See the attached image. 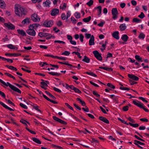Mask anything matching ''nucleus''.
<instances>
[{"label": "nucleus", "instance_id": "18", "mask_svg": "<svg viewBox=\"0 0 149 149\" xmlns=\"http://www.w3.org/2000/svg\"><path fill=\"white\" fill-rule=\"evenodd\" d=\"M5 55L7 56H20L21 55V54H16L15 53H14L13 54L8 53L5 54Z\"/></svg>", "mask_w": 149, "mask_h": 149}, {"label": "nucleus", "instance_id": "13", "mask_svg": "<svg viewBox=\"0 0 149 149\" xmlns=\"http://www.w3.org/2000/svg\"><path fill=\"white\" fill-rule=\"evenodd\" d=\"M94 39L95 38L94 36L92 35L89 42L90 45H94L95 44Z\"/></svg>", "mask_w": 149, "mask_h": 149}, {"label": "nucleus", "instance_id": "27", "mask_svg": "<svg viewBox=\"0 0 149 149\" xmlns=\"http://www.w3.org/2000/svg\"><path fill=\"white\" fill-rule=\"evenodd\" d=\"M48 73L49 74L52 75L53 76H59L61 74L59 73L55 72H49Z\"/></svg>", "mask_w": 149, "mask_h": 149}, {"label": "nucleus", "instance_id": "31", "mask_svg": "<svg viewBox=\"0 0 149 149\" xmlns=\"http://www.w3.org/2000/svg\"><path fill=\"white\" fill-rule=\"evenodd\" d=\"M135 59L139 61L142 62L143 61L142 58L140 57L139 56L136 55L135 56Z\"/></svg>", "mask_w": 149, "mask_h": 149}, {"label": "nucleus", "instance_id": "7", "mask_svg": "<svg viewBox=\"0 0 149 149\" xmlns=\"http://www.w3.org/2000/svg\"><path fill=\"white\" fill-rule=\"evenodd\" d=\"M32 20L34 22H39L40 20V18L38 17L37 14L34 13L32 15Z\"/></svg>", "mask_w": 149, "mask_h": 149}, {"label": "nucleus", "instance_id": "55", "mask_svg": "<svg viewBox=\"0 0 149 149\" xmlns=\"http://www.w3.org/2000/svg\"><path fill=\"white\" fill-rule=\"evenodd\" d=\"M140 120L141 121L146 122H147L148 121V120L145 118H141L140 119Z\"/></svg>", "mask_w": 149, "mask_h": 149}, {"label": "nucleus", "instance_id": "26", "mask_svg": "<svg viewBox=\"0 0 149 149\" xmlns=\"http://www.w3.org/2000/svg\"><path fill=\"white\" fill-rule=\"evenodd\" d=\"M76 100L77 101L80 102V103H81V104L83 106H85L86 104L85 102L84 101H82L81 99L79 98H77Z\"/></svg>", "mask_w": 149, "mask_h": 149}, {"label": "nucleus", "instance_id": "2", "mask_svg": "<svg viewBox=\"0 0 149 149\" xmlns=\"http://www.w3.org/2000/svg\"><path fill=\"white\" fill-rule=\"evenodd\" d=\"M7 86H9V87L12 90L15 91L18 93H21V91L18 88L15 86H13V85L10 84L9 83L7 82L6 83H5V84H3Z\"/></svg>", "mask_w": 149, "mask_h": 149}, {"label": "nucleus", "instance_id": "30", "mask_svg": "<svg viewBox=\"0 0 149 149\" xmlns=\"http://www.w3.org/2000/svg\"><path fill=\"white\" fill-rule=\"evenodd\" d=\"M97 8L98 9V15H100L102 11V7L101 6H97V8H95V9Z\"/></svg>", "mask_w": 149, "mask_h": 149}, {"label": "nucleus", "instance_id": "54", "mask_svg": "<svg viewBox=\"0 0 149 149\" xmlns=\"http://www.w3.org/2000/svg\"><path fill=\"white\" fill-rule=\"evenodd\" d=\"M61 19L62 20H64L66 19V15L64 13H63L61 16Z\"/></svg>", "mask_w": 149, "mask_h": 149}, {"label": "nucleus", "instance_id": "53", "mask_svg": "<svg viewBox=\"0 0 149 149\" xmlns=\"http://www.w3.org/2000/svg\"><path fill=\"white\" fill-rule=\"evenodd\" d=\"M138 17L141 19H143L145 17V15L143 12H141V14L138 16Z\"/></svg>", "mask_w": 149, "mask_h": 149}, {"label": "nucleus", "instance_id": "49", "mask_svg": "<svg viewBox=\"0 0 149 149\" xmlns=\"http://www.w3.org/2000/svg\"><path fill=\"white\" fill-rule=\"evenodd\" d=\"M93 94L94 95L97 97H100V95L98 94L96 92H95V91H93Z\"/></svg>", "mask_w": 149, "mask_h": 149}, {"label": "nucleus", "instance_id": "4", "mask_svg": "<svg viewBox=\"0 0 149 149\" xmlns=\"http://www.w3.org/2000/svg\"><path fill=\"white\" fill-rule=\"evenodd\" d=\"M133 103L134 104L136 105L139 108L143 109L146 112H148L149 111V110L148 109L145 108L143 106V104L139 102V103H138L135 100H133Z\"/></svg>", "mask_w": 149, "mask_h": 149}, {"label": "nucleus", "instance_id": "32", "mask_svg": "<svg viewBox=\"0 0 149 149\" xmlns=\"http://www.w3.org/2000/svg\"><path fill=\"white\" fill-rule=\"evenodd\" d=\"M45 93L50 97H51L53 100H55L56 99V98L53 95H52L50 93H49L48 92L46 91H45Z\"/></svg>", "mask_w": 149, "mask_h": 149}, {"label": "nucleus", "instance_id": "10", "mask_svg": "<svg viewBox=\"0 0 149 149\" xmlns=\"http://www.w3.org/2000/svg\"><path fill=\"white\" fill-rule=\"evenodd\" d=\"M53 118L55 120L63 124L66 125L67 123L55 116H53Z\"/></svg>", "mask_w": 149, "mask_h": 149}, {"label": "nucleus", "instance_id": "44", "mask_svg": "<svg viewBox=\"0 0 149 149\" xmlns=\"http://www.w3.org/2000/svg\"><path fill=\"white\" fill-rule=\"evenodd\" d=\"M107 85L108 86L113 89H114L115 88V87L114 86L110 83H108Z\"/></svg>", "mask_w": 149, "mask_h": 149}, {"label": "nucleus", "instance_id": "22", "mask_svg": "<svg viewBox=\"0 0 149 149\" xmlns=\"http://www.w3.org/2000/svg\"><path fill=\"white\" fill-rule=\"evenodd\" d=\"M128 38V36L127 35L124 34L121 37L122 40L124 42H127Z\"/></svg>", "mask_w": 149, "mask_h": 149}, {"label": "nucleus", "instance_id": "64", "mask_svg": "<svg viewBox=\"0 0 149 149\" xmlns=\"http://www.w3.org/2000/svg\"><path fill=\"white\" fill-rule=\"evenodd\" d=\"M127 119L128 120L132 122V123H134L135 122V121L133 120V119H132V118L130 117H129L128 118H127Z\"/></svg>", "mask_w": 149, "mask_h": 149}, {"label": "nucleus", "instance_id": "21", "mask_svg": "<svg viewBox=\"0 0 149 149\" xmlns=\"http://www.w3.org/2000/svg\"><path fill=\"white\" fill-rule=\"evenodd\" d=\"M40 25L38 23H35L33 24H31L30 26L31 27L33 28L34 29H36V28Z\"/></svg>", "mask_w": 149, "mask_h": 149}, {"label": "nucleus", "instance_id": "16", "mask_svg": "<svg viewBox=\"0 0 149 149\" xmlns=\"http://www.w3.org/2000/svg\"><path fill=\"white\" fill-rule=\"evenodd\" d=\"M0 104L3 107H4L5 108L7 109L8 110H9L11 111H13L14 110L11 108L9 107L5 104L3 103V102H1L0 101Z\"/></svg>", "mask_w": 149, "mask_h": 149}, {"label": "nucleus", "instance_id": "6", "mask_svg": "<svg viewBox=\"0 0 149 149\" xmlns=\"http://www.w3.org/2000/svg\"><path fill=\"white\" fill-rule=\"evenodd\" d=\"M93 53L94 55L95 56L97 59L99 61H102V57L101 54H100L97 51H93Z\"/></svg>", "mask_w": 149, "mask_h": 149}, {"label": "nucleus", "instance_id": "52", "mask_svg": "<svg viewBox=\"0 0 149 149\" xmlns=\"http://www.w3.org/2000/svg\"><path fill=\"white\" fill-rule=\"evenodd\" d=\"M5 100H6L8 101V104H10L14 106H15L13 102H12L10 100H7L6 98H5Z\"/></svg>", "mask_w": 149, "mask_h": 149}, {"label": "nucleus", "instance_id": "63", "mask_svg": "<svg viewBox=\"0 0 149 149\" xmlns=\"http://www.w3.org/2000/svg\"><path fill=\"white\" fill-rule=\"evenodd\" d=\"M71 21H72V23L75 24L76 23V20L74 17H72L71 18Z\"/></svg>", "mask_w": 149, "mask_h": 149}, {"label": "nucleus", "instance_id": "3", "mask_svg": "<svg viewBox=\"0 0 149 149\" xmlns=\"http://www.w3.org/2000/svg\"><path fill=\"white\" fill-rule=\"evenodd\" d=\"M111 13L113 19H116L118 17V14L117 8H112L111 10Z\"/></svg>", "mask_w": 149, "mask_h": 149}, {"label": "nucleus", "instance_id": "37", "mask_svg": "<svg viewBox=\"0 0 149 149\" xmlns=\"http://www.w3.org/2000/svg\"><path fill=\"white\" fill-rule=\"evenodd\" d=\"M86 73L88 74H89L90 75H91V76H94L95 77H97V76L95 74H94L93 72H86Z\"/></svg>", "mask_w": 149, "mask_h": 149}, {"label": "nucleus", "instance_id": "5", "mask_svg": "<svg viewBox=\"0 0 149 149\" xmlns=\"http://www.w3.org/2000/svg\"><path fill=\"white\" fill-rule=\"evenodd\" d=\"M29 29L26 30V33L29 35L32 36H35L36 34V32L34 29L31 28L30 26L29 27Z\"/></svg>", "mask_w": 149, "mask_h": 149}, {"label": "nucleus", "instance_id": "35", "mask_svg": "<svg viewBox=\"0 0 149 149\" xmlns=\"http://www.w3.org/2000/svg\"><path fill=\"white\" fill-rule=\"evenodd\" d=\"M66 8V5L65 3H63V5H61L60 6V8L62 10H65Z\"/></svg>", "mask_w": 149, "mask_h": 149}, {"label": "nucleus", "instance_id": "43", "mask_svg": "<svg viewBox=\"0 0 149 149\" xmlns=\"http://www.w3.org/2000/svg\"><path fill=\"white\" fill-rule=\"evenodd\" d=\"M75 16L77 18H80V14L79 13L76 12L75 13Z\"/></svg>", "mask_w": 149, "mask_h": 149}, {"label": "nucleus", "instance_id": "25", "mask_svg": "<svg viewBox=\"0 0 149 149\" xmlns=\"http://www.w3.org/2000/svg\"><path fill=\"white\" fill-rule=\"evenodd\" d=\"M84 57V58L82 59V61L86 63H89L90 62V59L86 56H85Z\"/></svg>", "mask_w": 149, "mask_h": 149}, {"label": "nucleus", "instance_id": "40", "mask_svg": "<svg viewBox=\"0 0 149 149\" xmlns=\"http://www.w3.org/2000/svg\"><path fill=\"white\" fill-rule=\"evenodd\" d=\"M75 92L78 93H81V91H80L78 88H77L74 87V89L73 90Z\"/></svg>", "mask_w": 149, "mask_h": 149}, {"label": "nucleus", "instance_id": "61", "mask_svg": "<svg viewBox=\"0 0 149 149\" xmlns=\"http://www.w3.org/2000/svg\"><path fill=\"white\" fill-rule=\"evenodd\" d=\"M53 89L55 91L59 93H61V91L60 89L55 87L53 88Z\"/></svg>", "mask_w": 149, "mask_h": 149}, {"label": "nucleus", "instance_id": "39", "mask_svg": "<svg viewBox=\"0 0 149 149\" xmlns=\"http://www.w3.org/2000/svg\"><path fill=\"white\" fill-rule=\"evenodd\" d=\"M55 58H57L59 59L63 60H66V58L65 57H59L57 56H55Z\"/></svg>", "mask_w": 149, "mask_h": 149}, {"label": "nucleus", "instance_id": "41", "mask_svg": "<svg viewBox=\"0 0 149 149\" xmlns=\"http://www.w3.org/2000/svg\"><path fill=\"white\" fill-rule=\"evenodd\" d=\"M70 54V52L68 51H65L62 54V55H65V56H68Z\"/></svg>", "mask_w": 149, "mask_h": 149}, {"label": "nucleus", "instance_id": "60", "mask_svg": "<svg viewBox=\"0 0 149 149\" xmlns=\"http://www.w3.org/2000/svg\"><path fill=\"white\" fill-rule=\"evenodd\" d=\"M82 109L85 112H88L89 111L88 108L87 106H86L85 108H82Z\"/></svg>", "mask_w": 149, "mask_h": 149}, {"label": "nucleus", "instance_id": "46", "mask_svg": "<svg viewBox=\"0 0 149 149\" xmlns=\"http://www.w3.org/2000/svg\"><path fill=\"white\" fill-rule=\"evenodd\" d=\"M19 105L21 107H22L24 109H27V107L26 106L22 103H20L19 104Z\"/></svg>", "mask_w": 149, "mask_h": 149}, {"label": "nucleus", "instance_id": "34", "mask_svg": "<svg viewBox=\"0 0 149 149\" xmlns=\"http://www.w3.org/2000/svg\"><path fill=\"white\" fill-rule=\"evenodd\" d=\"M29 18H27L22 21V23L23 24L27 23V22L29 23Z\"/></svg>", "mask_w": 149, "mask_h": 149}, {"label": "nucleus", "instance_id": "51", "mask_svg": "<svg viewBox=\"0 0 149 149\" xmlns=\"http://www.w3.org/2000/svg\"><path fill=\"white\" fill-rule=\"evenodd\" d=\"M120 88L121 90H127V91H128L130 90V88H127V87H120Z\"/></svg>", "mask_w": 149, "mask_h": 149}, {"label": "nucleus", "instance_id": "17", "mask_svg": "<svg viewBox=\"0 0 149 149\" xmlns=\"http://www.w3.org/2000/svg\"><path fill=\"white\" fill-rule=\"evenodd\" d=\"M49 35H50V34L46 33L40 32L38 34V36L41 37H46Z\"/></svg>", "mask_w": 149, "mask_h": 149}, {"label": "nucleus", "instance_id": "19", "mask_svg": "<svg viewBox=\"0 0 149 149\" xmlns=\"http://www.w3.org/2000/svg\"><path fill=\"white\" fill-rule=\"evenodd\" d=\"M18 33L22 35V36H26V34L25 32L23 30H20V29H18L17 30Z\"/></svg>", "mask_w": 149, "mask_h": 149}, {"label": "nucleus", "instance_id": "24", "mask_svg": "<svg viewBox=\"0 0 149 149\" xmlns=\"http://www.w3.org/2000/svg\"><path fill=\"white\" fill-rule=\"evenodd\" d=\"M32 139L33 141L38 144H40L41 143V141L37 138L35 137L32 138Z\"/></svg>", "mask_w": 149, "mask_h": 149}, {"label": "nucleus", "instance_id": "23", "mask_svg": "<svg viewBox=\"0 0 149 149\" xmlns=\"http://www.w3.org/2000/svg\"><path fill=\"white\" fill-rule=\"evenodd\" d=\"M7 47L11 49H17L18 48L17 47L14 46L12 44H9L7 45Z\"/></svg>", "mask_w": 149, "mask_h": 149}, {"label": "nucleus", "instance_id": "48", "mask_svg": "<svg viewBox=\"0 0 149 149\" xmlns=\"http://www.w3.org/2000/svg\"><path fill=\"white\" fill-rule=\"evenodd\" d=\"M134 141L135 142V143H136L138 144H139L141 145H145L144 143L136 140Z\"/></svg>", "mask_w": 149, "mask_h": 149}, {"label": "nucleus", "instance_id": "47", "mask_svg": "<svg viewBox=\"0 0 149 149\" xmlns=\"http://www.w3.org/2000/svg\"><path fill=\"white\" fill-rule=\"evenodd\" d=\"M129 107L128 106H125L123 107V109L124 111H127L128 110Z\"/></svg>", "mask_w": 149, "mask_h": 149}, {"label": "nucleus", "instance_id": "29", "mask_svg": "<svg viewBox=\"0 0 149 149\" xmlns=\"http://www.w3.org/2000/svg\"><path fill=\"white\" fill-rule=\"evenodd\" d=\"M91 17L90 16L88 17L84 18L83 19V21L85 22H89L90 20H91Z\"/></svg>", "mask_w": 149, "mask_h": 149}, {"label": "nucleus", "instance_id": "11", "mask_svg": "<svg viewBox=\"0 0 149 149\" xmlns=\"http://www.w3.org/2000/svg\"><path fill=\"white\" fill-rule=\"evenodd\" d=\"M128 76L129 78L133 80L137 81L139 80V77L133 74H129Z\"/></svg>", "mask_w": 149, "mask_h": 149}, {"label": "nucleus", "instance_id": "45", "mask_svg": "<svg viewBox=\"0 0 149 149\" xmlns=\"http://www.w3.org/2000/svg\"><path fill=\"white\" fill-rule=\"evenodd\" d=\"M43 3L46 4V6H49V5L50 4V1L49 0H48L44 2Z\"/></svg>", "mask_w": 149, "mask_h": 149}, {"label": "nucleus", "instance_id": "38", "mask_svg": "<svg viewBox=\"0 0 149 149\" xmlns=\"http://www.w3.org/2000/svg\"><path fill=\"white\" fill-rule=\"evenodd\" d=\"M93 3V0H90L86 4L88 6H91L92 5Z\"/></svg>", "mask_w": 149, "mask_h": 149}, {"label": "nucleus", "instance_id": "8", "mask_svg": "<svg viewBox=\"0 0 149 149\" xmlns=\"http://www.w3.org/2000/svg\"><path fill=\"white\" fill-rule=\"evenodd\" d=\"M53 24L52 20H46L43 23V25L46 27H50Z\"/></svg>", "mask_w": 149, "mask_h": 149}, {"label": "nucleus", "instance_id": "15", "mask_svg": "<svg viewBox=\"0 0 149 149\" xmlns=\"http://www.w3.org/2000/svg\"><path fill=\"white\" fill-rule=\"evenodd\" d=\"M99 118L100 120L107 124H109V123L108 119L103 116H99Z\"/></svg>", "mask_w": 149, "mask_h": 149}, {"label": "nucleus", "instance_id": "50", "mask_svg": "<svg viewBox=\"0 0 149 149\" xmlns=\"http://www.w3.org/2000/svg\"><path fill=\"white\" fill-rule=\"evenodd\" d=\"M5 7V3L4 1L2 2L0 4V7L1 8H4Z\"/></svg>", "mask_w": 149, "mask_h": 149}, {"label": "nucleus", "instance_id": "9", "mask_svg": "<svg viewBox=\"0 0 149 149\" xmlns=\"http://www.w3.org/2000/svg\"><path fill=\"white\" fill-rule=\"evenodd\" d=\"M4 25L8 29L14 30L15 29V26L10 23H5Z\"/></svg>", "mask_w": 149, "mask_h": 149}, {"label": "nucleus", "instance_id": "56", "mask_svg": "<svg viewBox=\"0 0 149 149\" xmlns=\"http://www.w3.org/2000/svg\"><path fill=\"white\" fill-rule=\"evenodd\" d=\"M40 84L42 85V86H45L46 87H48L47 84L44 82H41Z\"/></svg>", "mask_w": 149, "mask_h": 149}, {"label": "nucleus", "instance_id": "33", "mask_svg": "<svg viewBox=\"0 0 149 149\" xmlns=\"http://www.w3.org/2000/svg\"><path fill=\"white\" fill-rule=\"evenodd\" d=\"M141 21V20L137 18H134L133 19L132 22H133L138 23L140 22Z\"/></svg>", "mask_w": 149, "mask_h": 149}, {"label": "nucleus", "instance_id": "28", "mask_svg": "<svg viewBox=\"0 0 149 149\" xmlns=\"http://www.w3.org/2000/svg\"><path fill=\"white\" fill-rule=\"evenodd\" d=\"M99 68L104 69L109 71H113V69L111 68H106L103 67H100Z\"/></svg>", "mask_w": 149, "mask_h": 149}, {"label": "nucleus", "instance_id": "57", "mask_svg": "<svg viewBox=\"0 0 149 149\" xmlns=\"http://www.w3.org/2000/svg\"><path fill=\"white\" fill-rule=\"evenodd\" d=\"M129 82L131 85H133L134 84H137V82L135 81H133L131 80H129Z\"/></svg>", "mask_w": 149, "mask_h": 149}, {"label": "nucleus", "instance_id": "58", "mask_svg": "<svg viewBox=\"0 0 149 149\" xmlns=\"http://www.w3.org/2000/svg\"><path fill=\"white\" fill-rule=\"evenodd\" d=\"M91 34L89 33H86L85 34V37L87 39H89L90 38H91Z\"/></svg>", "mask_w": 149, "mask_h": 149}, {"label": "nucleus", "instance_id": "20", "mask_svg": "<svg viewBox=\"0 0 149 149\" xmlns=\"http://www.w3.org/2000/svg\"><path fill=\"white\" fill-rule=\"evenodd\" d=\"M119 27L121 31H123L126 29V26L125 24H123L120 25Z\"/></svg>", "mask_w": 149, "mask_h": 149}, {"label": "nucleus", "instance_id": "42", "mask_svg": "<svg viewBox=\"0 0 149 149\" xmlns=\"http://www.w3.org/2000/svg\"><path fill=\"white\" fill-rule=\"evenodd\" d=\"M20 122L22 123L23 124H26V123H25V122H26V123H28V124L29 125H30V123L28 122H27V121H26V120H24V119H21V120L20 121Z\"/></svg>", "mask_w": 149, "mask_h": 149}, {"label": "nucleus", "instance_id": "62", "mask_svg": "<svg viewBox=\"0 0 149 149\" xmlns=\"http://www.w3.org/2000/svg\"><path fill=\"white\" fill-rule=\"evenodd\" d=\"M84 36L82 34L80 35V39L81 42H82L83 41V39Z\"/></svg>", "mask_w": 149, "mask_h": 149}, {"label": "nucleus", "instance_id": "59", "mask_svg": "<svg viewBox=\"0 0 149 149\" xmlns=\"http://www.w3.org/2000/svg\"><path fill=\"white\" fill-rule=\"evenodd\" d=\"M65 105L69 108L70 109L74 111L72 107L70 106L68 103H65Z\"/></svg>", "mask_w": 149, "mask_h": 149}, {"label": "nucleus", "instance_id": "12", "mask_svg": "<svg viewBox=\"0 0 149 149\" xmlns=\"http://www.w3.org/2000/svg\"><path fill=\"white\" fill-rule=\"evenodd\" d=\"M59 12V10L58 9L54 8L52 10L51 15L52 16H54L58 14Z\"/></svg>", "mask_w": 149, "mask_h": 149}, {"label": "nucleus", "instance_id": "1", "mask_svg": "<svg viewBox=\"0 0 149 149\" xmlns=\"http://www.w3.org/2000/svg\"><path fill=\"white\" fill-rule=\"evenodd\" d=\"M15 12L16 14L19 16L22 17L23 15H26L27 12L24 8L19 6L18 7L15 8Z\"/></svg>", "mask_w": 149, "mask_h": 149}, {"label": "nucleus", "instance_id": "14", "mask_svg": "<svg viewBox=\"0 0 149 149\" xmlns=\"http://www.w3.org/2000/svg\"><path fill=\"white\" fill-rule=\"evenodd\" d=\"M119 32L118 31H115L112 34V36L113 37L115 38L118 40L119 38V37L118 36Z\"/></svg>", "mask_w": 149, "mask_h": 149}, {"label": "nucleus", "instance_id": "36", "mask_svg": "<svg viewBox=\"0 0 149 149\" xmlns=\"http://www.w3.org/2000/svg\"><path fill=\"white\" fill-rule=\"evenodd\" d=\"M145 34L141 33H140L138 37L140 39H143L145 38Z\"/></svg>", "mask_w": 149, "mask_h": 149}]
</instances>
